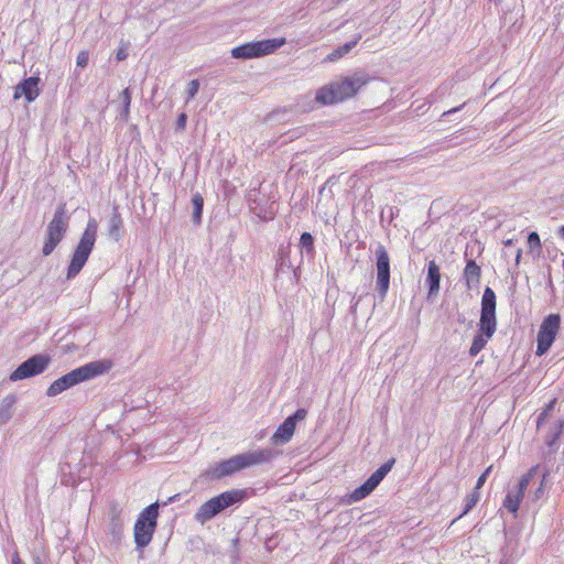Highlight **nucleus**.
I'll list each match as a JSON object with an SVG mask.
<instances>
[{
	"mask_svg": "<svg viewBox=\"0 0 564 564\" xmlns=\"http://www.w3.org/2000/svg\"><path fill=\"white\" fill-rule=\"evenodd\" d=\"M558 235L564 239V225L560 227Z\"/></svg>",
	"mask_w": 564,
	"mask_h": 564,
	"instance_id": "de8ad7c7",
	"label": "nucleus"
},
{
	"mask_svg": "<svg viewBox=\"0 0 564 564\" xmlns=\"http://www.w3.org/2000/svg\"><path fill=\"white\" fill-rule=\"evenodd\" d=\"M109 369L110 364L106 360L87 362L53 381L46 390V395L56 397L82 382L104 375Z\"/></svg>",
	"mask_w": 564,
	"mask_h": 564,
	"instance_id": "7ed1b4c3",
	"label": "nucleus"
},
{
	"mask_svg": "<svg viewBox=\"0 0 564 564\" xmlns=\"http://www.w3.org/2000/svg\"><path fill=\"white\" fill-rule=\"evenodd\" d=\"M523 498H524V494L517 490L516 488L510 489L503 499L502 506L510 513H512L514 517H517L519 508H520V503L523 500Z\"/></svg>",
	"mask_w": 564,
	"mask_h": 564,
	"instance_id": "4be33fe9",
	"label": "nucleus"
},
{
	"mask_svg": "<svg viewBox=\"0 0 564 564\" xmlns=\"http://www.w3.org/2000/svg\"><path fill=\"white\" fill-rule=\"evenodd\" d=\"M361 37H362L361 33L356 34L351 41H349L343 45H339L335 50H333L326 56L325 61L337 62L338 59H340L341 57L347 55L357 45V43L361 40Z\"/></svg>",
	"mask_w": 564,
	"mask_h": 564,
	"instance_id": "412c9836",
	"label": "nucleus"
},
{
	"mask_svg": "<svg viewBox=\"0 0 564 564\" xmlns=\"http://www.w3.org/2000/svg\"><path fill=\"white\" fill-rule=\"evenodd\" d=\"M462 107H463V106H460V107H454V108H452V109H449V110H447V111H444V112H443V117H447V116H451V115H453V113H456V112H457Z\"/></svg>",
	"mask_w": 564,
	"mask_h": 564,
	"instance_id": "c03bdc74",
	"label": "nucleus"
},
{
	"mask_svg": "<svg viewBox=\"0 0 564 564\" xmlns=\"http://www.w3.org/2000/svg\"><path fill=\"white\" fill-rule=\"evenodd\" d=\"M278 454V451L269 447L238 454L210 466L205 476L210 480H218L245 468L270 463Z\"/></svg>",
	"mask_w": 564,
	"mask_h": 564,
	"instance_id": "f03ea898",
	"label": "nucleus"
},
{
	"mask_svg": "<svg viewBox=\"0 0 564 564\" xmlns=\"http://www.w3.org/2000/svg\"><path fill=\"white\" fill-rule=\"evenodd\" d=\"M512 245V240L511 239H508L507 241H505V246H511Z\"/></svg>",
	"mask_w": 564,
	"mask_h": 564,
	"instance_id": "09e8293b",
	"label": "nucleus"
},
{
	"mask_svg": "<svg viewBox=\"0 0 564 564\" xmlns=\"http://www.w3.org/2000/svg\"><path fill=\"white\" fill-rule=\"evenodd\" d=\"M561 326L560 314L547 315L540 325L536 336V356L545 355L553 345Z\"/></svg>",
	"mask_w": 564,
	"mask_h": 564,
	"instance_id": "9d476101",
	"label": "nucleus"
},
{
	"mask_svg": "<svg viewBox=\"0 0 564 564\" xmlns=\"http://www.w3.org/2000/svg\"><path fill=\"white\" fill-rule=\"evenodd\" d=\"M284 37L253 41L236 46L231 50V56L237 59H249L274 53L285 44Z\"/></svg>",
	"mask_w": 564,
	"mask_h": 564,
	"instance_id": "6e6552de",
	"label": "nucleus"
},
{
	"mask_svg": "<svg viewBox=\"0 0 564 564\" xmlns=\"http://www.w3.org/2000/svg\"><path fill=\"white\" fill-rule=\"evenodd\" d=\"M540 469V465L532 466L525 474H523L517 487H514L517 490L521 491L522 494H525V490L528 486L530 485L531 480L534 478V476L538 474V470Z\"/></svg>",
	"mask_w": 564,
	"mask_h": 564,
	"instance_id": "c85d7f7f",
	"label": "nucleus"
},
{
	"mask_svg": "<svg viewBox=\"0 0 564 564\" xmlns=\"http://www.w3.org/2000/svg\"><path fill=\"white\" fill-rule=\"evenodd\" d=\"M69 217L66 213V205L59 204L46 228L45 241L42 248L43 256H50L63 240L68 229Z\"/></svg>",
	"mask_w": 564,
	"mask_h": 564,
	"instance_id": "0eeeda50",
	"label": "nucleus"
},
{
	"mask_svg": "<svg viewBox=\"0 0 564 564\" xmlns=\"http://www.w3.org/2000/svg\"><path fill=\"white\" fill-rule=\"evenodd\" d=\"M564 422L562 420H556L551 426L545 435V444L549 447L547 454L552 455L554 454L557 448V441L563 432Z\"/></svg>",
	"mask_w": 564,
	"mask_h": 564,
	"instance_id": "a211bd4d",
	"label": "nucleus"
},
{
	"mask_svg": "<svg viewBox=\"0 0 564 564\" xmlns=\"http://www.w3.org/2000/svg\"><path fill=\"white\" fill-rule=\"evenodd\" d=\"M32 562L33 564H48V558L39 552H34L32 554Z\"/></svg>",
	"mask_w": 564,
	"mask_h": 564,
	"instance_id": "ea45409f",
	"label": "nucleus"
},
{
	"mask_svg": "<svg viewBox=\"0 0 564 564\" xmlns=\"http://www.w3.org/2000/svg\"><path fill=\"white\" fill-rule=\"evenodd\" d=\"M88 62H89V53L87 51H80L76 58V65L78 67L84 68L88 65Z\"/></svg>",
	"mask_w": 564,
	"mask_h": 564,
	"instance_id": "c9c22d12",
	"label": "nucleus"
},
{
	"mask_svg": "<svg viewBox=\"0 0 564 564\" xmlns=\"http://www.w3.org/2000/svg\"><path fill=\"white\" fill-rule=\"evenodd\" d=\"M121 111H120V118L123 121H128L129 115H130V106H131V90L130 88H124L121 93Z\"/></svg>",
	"mask_w": 564,
	"mask_h": 564,
	"instance_id": "c756f323",
	"label": "nucleus"
},
{
	"mask_svg": "<svg viewBox=\"0 0 564 564\" xmlns=\"http://www.w3.org/2000/svg\"><path fill=\"white\" fill-rule=\"evenodd\" d=\"M440 282H441V273H440V267L434 261L431 260L427 264V275L425 283L429 288V295H434L440 291Z\"/></svg>",
	"mask_w": 564,
	"mask_h": 564,
	"instance_id": "6ab92c4d",
	"label": "nucleus"
},
{
	"mask_svg": "<svg viewBox=\"0 0 564 564\" xmlns=\"http://www.w3.org/2000/svg\"><path fill=\"white\" fill-rule=\"evenodd\" d=\"M198 90H199V80L198 79L191 80L187 85L186 101L188 102L191 99H193L197 95Z\"/></svg>",
	"mask_w": 564,
	"mask_h": 564,
	"instance_id": "f704fd0d",
	"label": "nucleus"
},
{
	"mask_svg": "<svg viewBox=\"0 0 564 564\" xmlns=\"http://www.w3.org/2000/svg\"><path fill=\"white\" fill-rule=\"evenodd\" d=\"M192 205H193V221L195 225H200L202 216H203V207H204V198L202 194L195 193L192 196Z\"/></svg>",
	"mask_w": 564,
	"mask_h": 564,
	"instance_id": "bb28decb",
	"label": "nucleus"
},
{
	"mask_svg": "<svg viewBox=\"0 0 564 564\" xmlns=\"http://www.w3.org/2000/svg\"><path fill=\"white\" fill-rule=\"evenodd\" d=\"M258 195L259 193L251 191L248 194V204L253 213H256L258 216H261V214L264 213V209L261 207L260 202H258Z\"/></svg>",
	"mask_w": 564,
	"mask_h": 564,
	"instance_id": "473e14b6",
	"label": "nucleus"
},
{
	"mask_svg": "<svg viewBox=\"0 0 564 564\" xmlns=\"http://www.w3.org/2000/svg\"><path fill=\"white\" fill-rule=\"evenodd\" d=\"M300 247L303 253L313 256L314 253V238L310 232H303L300 238Z\"/></svg>",
	"mask_w": 564,
	"mask_h": 564,
	"instance_id": "2f4dec72",
	"label": "nucleus"
},
{
	"mask_svg": "<svg viewBox=\"0 0 564 564\" xmlns=\"http://www.w3.org/2000/svg\"><path fill=\"white\" fill-rule=\"evenodd\" d=\"M481 269L476 263L474 259H468L463 272V278L465 280L466 286L468 290L477 289L480 282Z\"/></svg>",
	"mask_w": 564,
	"mask_h": 564,
	"instance_id": "f3484780",
	"label": "nucleus"
},
{
	"mask_svg": "<svg viewBox=\"0 0 564 564\" xmlns=\"http://www.w3.org/2000/svg\"><path fill=\"white\" fill-rule=\"evenodd\" d=\"M480 495L479 491L473 490L466 498H465V506L463 511L453 520V523L463 517H465L471 509L477 505L479 501Z\"/></svg>",
	"mask_w": 564,
	"mask_h": 564,
	"instance_id": "7c9ffc66",
	"label": "nucleus"
},
{
	"mask_svg": "<svg viewBox=\"0 0 564 564\" xmlns=\"http://www.w3.org/2000/svg\"><path fill=\"white\" fill-rule=\"evenodd\" d=\"M51 364V357L46 354H36L20 364L11 372L9 379L13 382L29 379L43 373Z\"/></svg>",
	"mask_w": 564,
	"mask_h": 564,
	"instance_id": "9b49d317",
	"label": "nucleus"
},
{
	"mask_svg": "<svg viewBox=\"0 0 564 564\" xmlns=\"http://www.w3.org/2000/svg\"><path fill=\"white\" fill-rule=\"evenodd\" d=\"M555 403H556V399H553L552 401H550L546 404L545 409H543V411L538 415V417H536L538 429H540L542 426V424L545 422L550 412L554 409Z\"/></svg>",
	"mask_w": 564,
	"mask_h": 564,
	"instance_id": "72a5a7b5",
	"label": "nucleus"
},
{
	"mask_svg": "<svg viewBox=\"0 0 564 564\" xmlns=\"http://www.w3.org/2000/svg\"><path fill=\"white\" fill-rule=\"evenodd\" d=\"M521 256H522V250L520 248H518L516 251V265H519Z\"/></svg>",
	"mask_w": 564,
	"mask_h": 564,
	"instance_id": "a18cd8bd",
	"label": "nucleus"
},
{
	"mask_svg": "<svg viewBox=\"0 0 564 564\" xmlns=\"http://www.w3.org/2000/svg\"><path fill=\"white\" fill-rule=\"evenodd\" d=\"M98 224L95 218H89L82 237L75 247L66 276L67 279H74L86 264L97 239Z\"/></svg>",
	"mask_w": 564,
	"mask_h": 564,
	"instance_id": "39448f33",
	"label": "nucleus"
},
{
	"mask_svg": "<svg viewBox=\"0 0 564 564\" xmlns=\"http://www.w3.org/2000/svg\"><path fill=\"white\" fill-rule=\"evenodd\" d=\"M159 507V502H153L145 507L137 518L133 528V536L138 551H142L152 541L158 525Z\"/></svg>",
	"mask_w": 564,
	"mask_h": 564,
	"instance_id": "423d86ee",
	"label": "nucleus"
},
{
	"mask_svg": "<svg viewBox=\"0 0 564 564\" xmlns=\"http://www.w3.org/2000/svg\"><path fill=\"white\" fill-rule=\"evenodd\" d=\"M247 497L245 489H231L205 501L195 512L196 522L204 524L230 507L240 506Z\"/></svg>",
	"mask_w": 564,
	"mask_h": 564,
	"instance_id": "20e7f679",
	"label": "nucleus"
},
{
	"mask_svg": "<svg viewBox=\"0 0 564 564\" xmlns=\"http://www.w3.org/2000/svg\"><path fill=\"white\" fill-rule=\"evenodd\" d=\"M177 499H178V495H174V496L170 497V498L167 499V501H165V502L163 503V506H166V505H169V503L175 502Z\"/></svg>",
	"mask_w": 564,
	"mask_h": 564,
	"instance_id": "49530a36",
	"label": "nucleus"
},
{
	"mask_svg": "<svg viewBox=\"0 0 564 564\" xmlns=\"http://www.w3.org/2000/svg\"><path fill=\"white\" fill-rule=\"evenodd\" d=\"M291 271H293V273L295 274V270L293 269V265H292V262L290 259L289 250L280 249L279 258L276 260V265H275V278H280L285 273H290Z\"/></svg>",
	"mask_w": 564,
	"mask_h": 564,
	"instance_id": "5701e85b",
	"label": "nucleus"
},
{
	"mask_svg": "<svg viewBox=\"0 0 564 564\" xmlns=\"http://www.w3.org/2000/svg\"><path fill=\"white\" fill-rule=\"evenodd\" d=\"M124 516L118 505H112L109 510L108 531L113 541H120L123 534Z\"/></svg>",
	"mask_w": 564,
	"mask_h": 564,
	"instance_id": "dca6fc26",
	"label": "nucleus"
},
{
	"mask_svg": "<svg viewBox=\"0 0 564 564\" xmlns=\"http://www.w3.org/2000/svg\"><path fill=\"white\" fill-rule=\"evenodd\" d=\"M41 79L39 76H30L22 79L15 87L13 98L17 100L24 97L28 102L34 101L40 95Z\"/></svg>",
	"mask_w": 564,
	"mask_h": 564,
	"instance_id": "2eb2a0df",
	"label": "nucleus"
},
{
	"mask_svg": "<svg viewBox=\"0 0 564 564\" xmlns=\"http://www.w3.org/2000/svg\"><path fill=\"white\" fill-rule=\"evenodd\" d=\"M540 469V465L532 466L525 474H523L517 487H514L517 490L521 491L522 494H525V490L528 486L530 485L531 480L534 478V476L538 474V470Z\"/></svg>",
	"mask_w": 564,
	"mask_h": 564,
	"instance_id": "cd10ccee",
	"label": "nucleus"
},
{
	"mask_svg": "<svg viewBox=\"0 0 564 564\" xmlns=\"http://www.w3.org/2000/svg\"><path fill=\"white\" fill-rule=\"evenodd\" d=\"M307 415V411L303 408L297 409L293 414L289 415L282 424L279 425L276 431L271 437L273 444H285L288 443L295 431L297 422L304 420Z\"/></svg>",
	"mask_w": 564,
	"mask_h": 564,
	"instance_id": "4468645a",
	"label": "nucleus"
},
{
	"mask_svg": "<svg viewBox=\"0 0 564 564\" xmlns=\"http://www.w3.org/2000/svg\"><path fill=\"white\" fill-rule=\"evenodd\" d=\"M528 243L530 245L531 248H540L541 247V240H540V236L538 235V232L535 231H532L528 235Z\"/></svg>",
	"mask_w": 564,
	"mask_h": 564,
	"instance_id": "e433bc0d",
	"label": "nucleus"
},
{
	"mask_svg": "<svg viewBox=\"0 0 564 564\" xmlns=\"http://www.w3.org/2000/svg\"><path fill=\"white\" fill-rule=\"evenodd\" d=\"M11 563L12 564H24L22 562V560L20 558V555H19V553L17 551L12 554Z\"/></svg>",
	"mask_w": 564,
	"mask_h": 564,
	"instance_id": "37998d69",
	"label": "nucleus"
},
{
	"mask_svg": "<svg viewBox=\"0 0 564 564\" xmlns=\"http://www.w3.org/2000/svg\"><path fill=\"white\" fill-rule=\"evenodd\" d=\"M395 463L394 458H390L383 463L376 471H373L369 478L354 489L347 497L348 503L358 502L368 497L390 473Z\"/></svg>",
	"mask_w": 564,
	"mask_h": 564,
	"instance_id": "1a4fd4ad",
	"label": "nucleus"
},
{
	"mask_svg": "<svg viewBox=\"0 0 564 564\" xmlns=\"http://www.w3.org/2000/svg\"><path fill=\"white\" fill-rule=\"evenodd\" d=\"M549 477H550V470L546 468L542 473V477H541L539 487L529 495V499L532 502H538L539 500L544 498Z\"/></svg>",
	"mask_w": 564,
	"mask_h": 564,
	"instance_id": "a878e982",
	"label": "nucleus"
},
{
	"mask_svg": "<svg viewBox=\"0 0 564 564\" xmlns=\"http://www.w3.org/2000/svg\"><path fill=\"white\" fill-rule=\"evenodd\" d=\"M359 301H360V297H359V299L352 297V300H351V306H350V313H351V314H356V312H357V306H358V304H359Z\"/></svg>",
	"mask_w": 564,
	"mask_h": 564,
	"instance_id": "79ce46f5",
	"label": "nucleus"
},
{
	"mask_svg": "<svg viewBox=\"0 0 564 564\" xmlns=\"http://www.w3.org/2000/svg\"><path fill=\"white\" fill-rule=\"evenodd\" d=\"M494 336V334H488L484 328L479 327V333L476 334L473 338L471 346L469 348V355L471 357L477 356L486 346L488 340Z\"/></svg>",
	"mask_w": 564,
	"mask_h": 564,
	"instance_id": "393cba45",
	"label": "nucleus"
},
{
	"mask_svg": "<svg viewBox=\"0 0 564 564\" xmlns=\"http://www.w3.org/2000/svg\"><path fill=\"white\" fill-rule=\"evenodd\" d=\"M123 219L118 210V207H113L112 214L108 220V236L115 241H119L122 238Z\"/></svg>",
	"mask_w": 564,
	"mask_h": 564,
	"instance_id": "aec40b11",
	"label": "nucleus"
},
{
	"mask_svg": "<svg viewBox=\"0 0 564 564\" xmlns=\"http://www.w3.org/2000/svg\"><path fill=\"white\" fill-rule=\"evenodd\" d=\"M491 470V467H488L477 479L476 486L474 490L479 491V489L485 485L487 477Z\"/></svg>",
	"mask_w": 564,
	"mask_h": 564,
	"instance_id": "58836bf2",
	"label": "nucleus"
},
{
	"mask_svg": "<svg viewBox=\"0 0 564 564\" xmlns=\"http://www.w3.org/2000/svg\"><path fill=\"white\" fill-rule=\"evenodd\" d=\"M377 290L381 299H384L390 286V258L382 245H378L376 251Z\"/></svg>",
	"mask_w": 564,
	"mask_h": 564,
	"instance_id": "ddd939ff",
	"label": "nucleus"
},
{
	"mask_svg": "<svg viewBox=\"0 0 564 564\" xmlns=\"http://www.w3.org/2000/svg\"><path fill=\"white\" fill-rule=\"evenodd\" d=\"M186 122H187V115L185 112H181L176 120L175 130L176 131L184 130L186 128Z\"/></svg>",
	"mask_w": 564,
	"mask_h": 564,
	"instance_id": "4c0bfd02",
	"label": "nucleus"
},
{
	"mask_svg": "<svg viewBox=\"0 0 564 564\" xmlns=\"http://www.w3.org/2000/svg\"><path fill=\"white\" fill-rule=\"evenodd\" d=\"M15 401L14 394H9L0 401V425L6 424L12 417Z\"/></svg>",
	"mask_w": 564,
	"mask_h": 564,
	"instance_id": "b1692460",
	"label": "nucleus"
},
{
	"mask_svg": "<svg viewBox=\"0 0 564 564\" xmlns=\"http://www.w3.org/2000/svg\"><path fill=\"white\" fill-rule=\"evenodd\" d=\"M481 307H480V319L479 327L484 328L489 335L495 334L497 328V318H496V305L497 297L494 290L489 286H486L481 297Z\"/></svg>",
	"mask_w": 564,
	"mask_h": 564,
	"instance_id": "f8f14e48",
	"label": "nucleus"
},
{
	"mask_svg": "<svg viewBox=\"0 0 564 564\" xmlns=\"http://www.w3.org/2000/svg\"><path fill=\"white\" fill-rule=\"evenodd\" d=\"M368 83L364 73H355L339 80H335L316 90L315 96L306 95L303 97L307 105L303 106L304 111L313 110L316 105L327 106L340 102L352 97L362 86Z\"/></svg>",
	"mask_w": 564,
	"mask_h": 564,
	"instance_id": "f257e3e1",
	"label": "nucleus"
},
{
	"mask_svg": "<svg viewBox=\"0 0 564 564\" xmlns=\"http://www.w3.org/2000/svg\"><path fill=\"white\" fill-rule=\"evenodd\" d=\"M127 56H128L127 51H126L124 48H120V50L117 52L116 58H117L118 61H123V59H126V58H127Z\"/></svg>",
	"mask_w": 564,
	"mask_h": 564,
	"instance_id": "a19ab883",
	"label": "nucleus"
}]
</instances>
